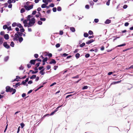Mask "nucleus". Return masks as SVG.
I'll list each match as a JSON object with an SVG mask.
<instances>
[{
  "label": "nucleus",
  "instance_id": "obj_54",
  "mask_svg": "<svg viewBox=\"0 0 133 133\" xmlns=\"http://www.w3.org/2000/svg\"><path fill=\"white\" fill-rule=\"evenodd\" d=\"M56 112V111H54L53 112H52L50 114V115H52L54 114V113Z\"/></svg>",
  "mask_w": 133,
  "mask_h": 133
},
{
  "label": "nucleus",
  "instance_id": "obj_36",
  "mask_svg": "<svg viewBox=\"0 0 133 133\" xmlns=\"http://www.w3.org/2000/svg\"><path fill=\"white\" fill-rule=\"evenodd\" d=\"M90 54H86L85 55V57L86 58H87L89 57L90 56Z\"/></svg>",
  "mask_w": 133,
  "mask_h": 133
},
{
  "label": "nucleus",
  "instance_id": "obj_37",
  "mask_svg": "<svg viewBox=\"0 0 133 133\" xmlns=\"http://www.w3.org/2000/svg\"><path fill=\"white\" fill-rule=\"evenodd\" d=\"M24 29L23 28H22V29H21L20 30V31H21V32H24Z\"/></svg>",
  "mask_w": 133,
  "mask_h": 133
},
{
  "label": "nucleus",
  "instance_id": "obj_12",
  "mask_svg": "<svg viewBox=\"0 0 133 133\" xmlns=\"http://www.w3.org/2000/svg\"><path fill=\"white\" fill-rule=\"evenodd\" d=\"M23 40V38L22 37H19L18 38V41L20 43Z\"/></svg>",
  "mask_w": 133,
  "mask_h": 133
},
{
  "label": "nucleus",
  "instance_id": "obj_6",
  "mask_svg": "<svg viewBox=\"0 0 133 133\" xmlns=\"http://www.w3.org/2000/svg\"><path fill=\"white\" fill-rule=\"evenodd\" d=\"M49 63L50 64H55L56 63V62L55 59H52L51 60V61Z\"/></svg>",
  "mask_w": 133,
  "mask_h": 133
},
{
  "label": "nucleus",
  "instance_id": "obj_24",
  "mask_svg": "<svg viewBox=\"0 0 133 133\" xmlns=\"http://www.w3.org/2000/svg\"><path fill=\"white\" fill-rule=\"evenodd\" d=\"M25 11V9L24 8H22L21 10V13H23Z\"/></svg>",
  "mask_w": 133,
  "mask_h": 133
},
{
  "label": "nucleus",
  "instance_id": "obj_7",
  "mask_svg": "<svg viewBox=\"0 0 133 133\" xmlns=\"http://www.w3.org/2000/svg\"><path fill=\"white\" fill-rule=\"evenodd\" d=\"M36 61L35 59H32L30 60V63L31 64L34 65Z\"/></svg>",
  "mask_w": 133,
  "mask_h": 133
},
{
  "label": "nucleus",
  "instance_id": "obj_33",
  "mask_svg": "<svg viewBox=\"0 0 133 133\" xmlns=\"http://www.w3.org/2000/svg\"><path fill=\"white\" fill-rule=\"evenodd\" d=\"M34 56L36 58H37L38 57V55L37 54H34Z\"/></svg>",
  "mask_w": 133,
  "mask_h": 133
},
{
  "label": "nucleus",
  "instance_id": "obj_28",
  "mask_svg": "<svg viewBox=\"0 0 133 133\" xmlns=\"http://www.w3.org/2000/svg\"><path fill=\"white\" fill-rule=\"evenodd\" d=\"M17 24L16 23L14 22L12 23V26L13 27H15L16 25L17 26Z\"/></svg>",
  "mask_w": 133,
  "mask_h": 133
},
{
  "label": "nucleus",
  "instance_id": "obj_26",
  "mask_svg": "<svg viewBox=\"0 0 133 133\" xmlns=\"http://www.w3.org/2000/svg\"><path fill=\"white\" fill-rule=\"evenodd\" d=\"M8 26L7 25H5L3 26V28L4 29H7Z\"/></svg>",
  "mask_w": 133,
  "mask_h": 133
},
{
  "label": "nucleus",
  "instance_id": "obj_11",
  "mask_svg": "<svg viewBox=\"0 0 133 133\" xmlns=\"http://www.w3.org/2000/svg\"><path fill=\"white\" fill-rule=\"evenodd\" d=\"M4 38L6 40L8 39H9V36L8 35V34H5L4 35Z\"/></svg>",
  "mask_w": 133,
  "mask_h": 133
},
{
  "label": "nucleus",
  "instance_id": "obj_31",
  "mask_svg": "<svg viewBox=\"0 0 133 133\" xmlns=\"http://www.w3.org/2000/svg\"><path fill=\"white\" fill-rule=\"evenodd\" d=\"M38 24L40 25H42V22L41 21H38Z\"/></svg>",
  "mask_w": 133,
  "mask_h": 133
},
{
  "label": "nucleus",
  "instance_id": "obj_47",
  "mask_svg": "<svg viewBox=\"0 0 133 133\" xmlns=\"http://www.w3.org/2000/svg\"><path fill=\"white\" fill-rule=\"evenodd\" d=\"M94 21L96 23H98L99 21V20L98 19H94Z\"/></svg>",
  "mask_w": 133,
  "mask_h": 133
},
{
  "label": "nucleus",
  "instance_id": "obj_25",
  "mask_svg": "<svg viewBox=\"0 0 133 133\" xmlns=\"http://www.w3.org/2000/svg\"><path fill=\"white\" fill-rule=\"evenodd\" d=\"M126 45V44L125 43H124L122 44L119 45L117 46V47H121L122 46H124Z\"/></svg>",
  "mask_w": 133,
  "mask_h": 133
},
{
  "label": "nucleus",
  "instance_id": "obj_43",
  "mask_svg": "<svg viewBox=\"0 0 133 133\" xmlns=\"http://www.w3.org/2000/svg\"><path fill=\"white\" fill-rule=\"evenodd\" d=\"M47 70H48L51 68V66L50 65H48L46 66Z\"/></svg>",
  "mask_w": 133,
  "mask_h": 133
},
{
  "label": "nucleus",
  "instance_id": "obj_30",
  "mask_svg": "<svg viewBox=\"0 0 133 133\" xmlns=\"http://www.w3.org/2000/svg\"><path fill=\"white\" fill-rule=\"evenodd\" d=\"M52 10L54 12H56L57 10L56 8L54 7L52 9Z\"/></svg>",
  "mask_w": 133,
  "mask_h": 133
},
{
  "label": "nucleus",
  "instance_id": "obj_55",
  "mask_svg": "<svg viewBox=\"0 0 133 133\" xmlns=\"http://www.w3.org/2000/svg\"><path fill=\"white\" fill-rule=\"evenodd\" d=\"M44 68V66H42L39 67L38 68V69L39 70H41L43 69Z\"/></svg>",
  "mask_w": 133,
  "mask_h": 133
},
{
  "label": "nucleus",
  "instance_id": "obj_38",
  "mask_svg": "<svg viewBox=\"0 0 133 133\" xmlns=\"http://www.w3.org/2000/svg\"><path fill=\"white\" fill-rule=\"evenodd\" d=\"M31 16L30 15H29L28 16V18H27V20L28 21H30V18L31 17Z\"/></svg>",
  "mask_w": 133,
  "mask_h": 133
},
{
  "label": "nucleus",
  "instance_id": "obj_2",
  "mask_svg": "<svg viewBox=\"0 0 133 133\" xmlns=\"http://www.w3.org/2000/svg\"><path fill=\"white\" fill-rule=\"evenodd\" d=\"M35 22V20L34 18H31V19L29 21V25L28 26V27H29L31 26L34 25Z\"/></svg>",
  "mask_w": 133,
  "mask_h": 133
},
{
  "label": "nucleus",
  "instance_id": "obj_21",
  "mask_svg": "<svg viewBox=\"0 0 133 133\" xmlns=\"http://www.w3.org/2000/svg\"><path fill=\"white\" fill-rule=\"evenodd\" d=\"M47 60H48L47 57H46L45 58H44L42 60V62H46L47 61Z\"/></svg>",
  "mask_w": 133,
  "mask_h": 133
},
{
  "label": "nucleus",
  "instance_id": "obj_64",
  "mask_svg": "<svg viewBox=\"0 0 133 133\" xmlns=\"http://www.w3.org/2000/svg\"><path fill=\"white\" fill-rule=\"evenodd\" d=\"M127 69H133V65H131L130 67L129 68Z\"/></svg>",
  "mask_w": 133,
  "mask_h": 133
},
{
  "label": "nucleus",
  "instance_id": "obj_15",
  "mask_svg": "<svg viewBox=\"0 0 133 133\" xmlns=\"http://www.w3.org/2000/svg\"><path fill=\"white\" fill-rule=\"evenodd\" d=\"M36 75H33L30 78V79H33L34 78H35L36 77Z\"/></svg>",
  "mask_w": 133,
  "mask_h": 133
},
{
  "label": "nucleus",
  "instance_id": "obj_57",
  "mask_svg": "<svg viewBox=\"0 0 133 133\" xmlns=\"http://www.w3.org/2000/svg\"><path fill=\"white\" fill-rule=\"evenodd\" d=\"M11 29V26H10L7 28V30L8 31H10Z\"/></svg>",
  "mask_w": 133,
  "mask_h": 133
},
{
  "label": "nucleus",
  "instance_id": "obj_35",
  "mask_svg": "<svg viewBox=\"0 0 133 133\" xmlns=\"http://www.w3.org/2000/svg\"><path fill=\"white\" fill-rule=\"evenodd\" d=\"M110 0H108V1L107 2L106 4L107 5L109 6L110 4Z\"/></svg>",
  "mask_w": 133,
  "mask_h": 133
},
{
  "label": "nucleus",
  "instance_id": "obj_48",
  "mask_svg": "<svg viewBox=\"0 0 133 133\" xmlns=\"http://www.w3.org/2000/svg\"><path fill=\"white\" fill-rule=\"evenodd\" d=\"M27 67L28 68H30V67H31V64H27Z\"/></svg>",
  "mask_w": 133,
  "mask_h": 133
},
{
  "label": "nucleus",
  "instance_id": "obj_58",
  "mask_svg": "<svg viewBox=\"0 0 133 133\" xmlns=\"http://www.w3.org/2000/svg\"><path fill=\"white\" fill-rule=\"evenodd\" d=\"M12 4H10L8 6V7L9 8H11L12 7Z\"/></svg>",
  "mask_w": 133,
  "mask_h": 133
},
{
  "label": "nucleus",
  "instance_id": "obj_60",
  "mask_svg": "<svg viewBox=\"0 0 133 133\" xmlns=\"http://www.w3.org/2000/svg\"><path fill=\"white\" fill-rule=\"evenodd\" d=\"M63 32L62 31H59V34L61 35H62L63 34Z\"/></svg>",
  "mask_w": 133,
  "mask_h": 133
},
{
  "label": "nucleus",
  "instance_id": "obj_4",
  "mask_svg": "<svg viewBox=\"0 0 133 133\" xmlns=\"http://www.w3.org/2000/svg\"><path fill=\"white\" fill-rule=\"evenodd\" d=\"M14 36L15 37L13 38V39L14 41H18V38H19V36L18 34H17V33L15 34Z\"/></svg>",
  "mask_w": 133,
  "mask_h": 133
},
{
  "label": "nucleus",
  "instance_id": "obj_8",
  "mask_svg": "<svg viewBox=\"0 0 133 133\" xmlns=\"http://www.w3.org/2000/svg\"><path fill=\"white\" fill-rule=\"evenodd\" d=\"M45 70V69H43L41 70L39 72V73L41 74L42 75H43L45 73V72H44V71Z\"/></svg>",
  "mask_w": 133,
  "mask_h": 133
},
{
  "label": "nucleus",
  "instance_id": "obj_50",
  "mask_svg": "<svg viewBox=\"0 0 133 133\" xmlns=\"http://www.w3.org/2000/svg\"><path fill=\"white\" fill-rule=\"evenodd\" d=\"M79 78V75H77L76 76L73 77H72V78Z\"/></svg>",
  "mask_w": 133,
  "mask_h": 133
},
{
  "label": "nucleus",
  "instance_id": "obj_34",
  "mask_svg": "<svg viewBox=\"0 0 133 133\" xmlns=\"http://www.w3.org/2000/svg\"><path fill=\"white\" fill-rule=\"evenodd\" d=\"M46 18H40V20L41 21H45L46 20Z\"/></svg>",
  "mask_w": 133,
  "mask_h": 133
},
{
  "label": "nucleus",
  "instance_id": "obj_3",
  "mask_svg": "<svg viewBox=\"0 0 133 133\" xmlns=\"http://www.w3.org/2000/svg\"><path fill=\"white\" fill-rule=\"evenodd\" d=\"M33 4H31L29 6L25 5L24 6V7L26 10H29L33 8Z\"/></svg>",
  "mask_w": 133,
  "mask_h": 133
},
{
  "label": "nucleus",
  "instance_id": "obj_1",
  "mask_svg": "<svg viewBox=\"0 0 133 133\" xmlns=\"http://www.w3.org/2000/svg\"><path fill=\"white\" fill-rule=\"evenodd\" d=\"M5 91L7 92H13L12 93V94H14L16 92V90L15 89H13L12 88H11L9 86H6L5 88Z\"/></svg>",
  "mask_w": 133,
  "mask_h": 133
},
{
  "label": "nucleus",
  "instance_id": "obj_5",
  "mask_svg": "<svg viewBox=\"0 0 133 133\" xmlns=\"http://www.w3.org/2000/svg\"><path fill=\"white\" fill-rule=\"evenodd\" d=\"M3 45L7 49H9L10 48V46L7 44L6 42H4L3 43Z\"/></svg>",
  "mask_w": 133,
  "mask_h": 133
},
{
  "label": "nucleus",
  "instance_id": "obj_52",
  "mask_svg": "<svg viewBox=\"0 0 133 133\" xmlns=\"http://www.w3.org/2000/svg\"><path fill=\"white\" fill-rule=\"evenodd\" d=\"M129 24V23L128 22H126L124 24V25L125 26H128Z\"/></svg>",
  "mask_w": 133,
  "mask_h": 133
},
{
  "label": "nucleus",
  "instance_id": "obj_20",
  "mask_svg": "<svg viewBox=\"0 0 133 133\" xmlns=\"http://www.w3.org/2000/svg\"><path fill=\"white\" fill-rule=\"evenodd\" d=\"M46 4H43L42 5L41 7L42 8H46Z\"/></svg>",
  "mask_w": 133,
  "mask_h": 133
},
{
  "label": "nucleus",
  "instance_id": "obj_44",
  "mask_svg": "<svg viewBox=\"0 0 133 133\" xmlns=\"http://www.w3.org/2000/svg\"><path fill=\"white\" fill-rule=\"evenodd\" d=\"M20 85H21V84H20L19 82L17 83L15 85L16 87H17L18 86Z\"/></svg>",
  "mask_w": 133,
  "mask_h": 133
},
{
  "label": "nucleus",
  "instance_id": "obj_9",
  "mask_svg": "<svg viewBox=\"0 0 133 133\" xmlns=\"http://www.w3.org/2000/svg\"><path fill=\"white\" fill-rule=\"evenodd\" d=\"M94 41V40L93 39H91L89 41H88L86 42V43L88 44H89Z\"/></svg>",
  "mask_w": 133,
  "mask_h": 133
},
{
  "label": "nucleus",
  "instance_id": "obj_62",
  "mask_svg": "<svg viewBox=\"0 0 133 133\" xmlns=\"http://www.w3.org/2000/svg\"><path fill=\"white\" fill-rule=\"evenodd\" d=\"M68 55V54H66V53H64L63 54L62 56H63L64 57H66Z\"/></svg>",
  "mask_w": 133,
  "mask_h": 133
},
{
  "label": "nucleus",
  "instance_id": "obj_29",
  "mask_svg": "<svg viewBox=\"0 0 133 133\" xmlns=\"http://www.w3.org/2000/svg\"><path fill=\"white\" fill-rule=\"evenodd\" d=\"M21 128H23L25 124L23 123H22L21 124Z\"/></svg>",
  "mask_w": 133,
  "mask_h": 133
},
{
  "label": "nucleus",
  "instance_id": "obj_39",
  "mask_svg": "<svg viewBox=\"0 0 133 133\" xmlns=\"http://www.w3.org/2000/svg\"><path fill=\"white\" fill-rule=\"evenodd\" d=\"M78 51L79 49H76L74 51V53H76Z\"/></svg>",
  "mask_w": 133,
  "mask_h": 133
},
{
  "label": "nucleus",
  "instance_id": "obj_22",
  "mask_svg": "<svg viewBox=\"0 0 133 133\" xmlns=\"http://www.w3.org/2000/svg\"><path fill=\"white\" fill-rule=\"evenodd\" d=\"M10 46L12 47H13L14 46V43L13 42H11L10 44Z\"/></svg>",
  "mask_w": 133,
  "mask_h": 133
},
{
  "label": "nucleus",
  "instance_id": "obj_46",
  "mask_svg": "<svg viewBox=\"0 0 133 133\" xmlns=\"http://www.w3.org/2000/svg\"><path fill=\"white\" fill-rule=\"evenodd\" d=\"M3 41L2 38H0V44H1L3 43Z\"/></svg>",
  "mask_w": 133,
  "mask_h": 133
},
{
  "label": "nucleus",
  "instance_id": "obj_18",
  "mask_svg": "<svg viewBox=\"0 0 133 133\" xmlns=\"http://www.w3.org/2000/svg\"><path fill=\"white\" fill-rule=\"evenodd\" d=\"M57 10L58 11H61L62 10L61 8L59 6H58L57 8Z\"/></svg>",
  "mask_w": 133,
  "mask_h": 133
},
{
  "label": "nucleus",
  "instance_id": "obj_17",
  "mask_svg": "<svg viewBox=\"0 0 133 133\" xmlns=\"http://www.w3.org/2000/svg\"><path fill=\"white\" fill-rule=\"evenodd\" d=\"M17 26L20 28H23V26H22L21 24L19 23L17 25Z\"/></svg>",
  "mask_w": 133,
  "mask_h": 133
},
{
  "label": "nucleus",
  "instance_id": "obj_59",
  "mask_svg": "<svg viewBox=\"0 0 133 133\" xmlns=\"http://www.w3.org/2000/svg\"><path fill=\"white\" fill-rule=\"evenodd\" d=\"M36 61H37L41 62L42 60L41 59H39V58H37L36 59H35Z\"/></svg>",
  "mask_w": 133,
  "mask_h": 133
},
{
  "label": "nucleus",
  "instance_id": "obj_42",
  "mask_svg": "<svg viewBox=\"0 0 133 133\" xmlns=\"http://www.w3.org/2000/svg\"><path fill=\"white\" fill-rule=\"evenodd\" d=\"M88 88V87L87 86H85L82 88V89L84 90L87 89Z\"/></svg>",
  "mask_w": 133,
  "mask_h": 133
},
{
  "label": "nucleus",
  "instance_id": "obj_41",
  "mask_svg": "<svg viewBox=\"0 0 133 133\" xmlns=\"http://www.w3.org/2000/svg\"><path fill=\"white\" fill-rule=\"evenodd\" d=\"M56 47L57 48H58L60 47V44L59 43H57L56 44V45H55Z\"/></svg>",
  "mask_w": 133,
  "mask_h": 133
},
{
  "label": "nucleus",
  "instance_id": "obj_51",
  "mask_svg": "<svg viewBox=\"0 0 133 133\" xmlns=\"http://www.w3.org/2000/svg\"><path fill=\"white\" fill-rule=\"evenodd\" d=\"M62 105H61L60 106H59L56 109V110H55V111H56V112L57 111H58V109L60 108V107H61V106H62Z\"/></svg>",
  "mask_w": 133,
  "mask_h": 133
},
{
  "label": "nucleus",
  "instance_id": "obj_16",
  "mask_svg": "<svg viewBox=\"0 0 133 133\" xmlns=\"http://www.w3.org/2000/svg\"><path fill=\"white\" fill-rule=\"evenodd\" d=\"M70 30L72 32H74L75 31V28L74 27L70 28Z\"/></svg>",
  "mask_w": 133,
  "mask_h": 133
},
{
  "label": "nucleus",
  "instance_id": "obj_13",
  "mask_svg": "<svg viewBox=\"0 0 133 133\" xmlns=\"http://www.w3.org/2000/svg\"><path fill=\"white\" fill-rule=\"evenodd\" d=\"M80 55L78 53H77L75 55V57L77 59H78L80 57Z\"/></svg>",
  "mask_w": 133,
  "mask_h": 133
},
{
  "label": "nucleus",
  "instance_id": "obj_61",
  "mask_svg": "<svg viewBox=\"0 0 133 133\" xmlns=\"http://www.w3.org/2000/svg\"><path fill=\"white\" fill-rule=\"evenodd\" d=\"M32 83V80H30L28 82V84H31Z\"/></svg>",
  "mask_w": 133,
  "mask_h": 133
},
{
  "label": "nucleus",
  "instance_id": "obj_32",
  "mask_svg": "<svg viewBox=\"0 0 133 133\" xmlns=\"http://www.w3.org/2000/svg\"><path fill=\"white\" fill-rule=\"evenodd\" d=\"M88 33L89 35H91L93 34V32L92 31L89 30L88 32Z\"/></svg>",
  "mask_w": 133,
  "mask_h": 133
},
{
  "label": "nucleus",
  "instance_id": "obj_49",
  "mask_svg": "<svg viewBox=\"0 0 133 133\" xmlns=\"http://www.w3.org/2000/svg\"><path fill=\"white\" fill-rule=\"evenodd\" d=\"M54 6V4L53 3H51L49 5V6L50 7H53Z\"/></svg>",
  "mask_w": 133,
  "mask_h": 133
},
{
  "label": "nucleus",
  "instance_id": "obj_63",
  "mask_svg": "<svg viewBox=\"0 0 133 133\" xmlns=\"http://www.w3.org/2000/svg\"><path fill=\"white\" fill-rule=\"evenodd\" d=\"M26 96V95L25 93H24L22 95V97H25Z\"/></svg>",
  "mask_w": 133,
  "mask_h": 133
},
{
  "label": "nucleus",
  "instance_id": "obj_27",
  "mask_svg": "<svg viewBox=\"0 0 133 133\" xmlns=\"http://www.w3.org/2000/svg\"><path fill=\"white\" fill-rule=\"evenodd\" d=\"M9 57L8 56H6L4 58V61H6L9 59Z\"/></svg>",
  "mask_w": 133,
  "mask_h": 133
},
{
  "label": "nucleus",
  "instance_id": "obj_40",
  "mask_svg": "<svg viewBox=\"0 0 133 133\" xmlns=\"http://www.w3.org/2000/svg\"><path fill=\"white\" fill-rule=\"evenodd\" d=\"M26 84V82L25 81H22V82L21 84V85L23 84L24 85H25Z\"/></svg>",
  "mask_w": 133,
  "mask_h": 133
},
{
  "label": "nucleus",
  "instance_id": "obj_53",
  "mask_svg": "<svg viewBox=\"0 0 133 133\" xmlns=\"http://www.w3.org/2000/svg\"><path fill=\"white\" fill-rule=\"evenodd\" d=\"M36 11L35 10L33 11L32 13V15H34L36 14Z\"/></svg>",
  "mask_w": 133,
  "mask_h": 133
},
{
  "label": "nucleus",
  "instance_id": "obj_14",
  "mask_svg": "<svg viewBox=\"0 0 133 133\" xmlns=\"http://www.w3.org/2000/svg\"><path fill=\"white\" fill-rule=\"evenodd\" d=\"M17 33L18 35L19 36L21 37L22 36V35L23 34L22 33V32H17Z\"/></svg>",
  "mask_w": 133,
  "mask_h": 133
},
{
  "label": "nucleus",
  "instance_id": "obj_10",
  "mask_svg": "<svg viewBox=\"0 0 133 133\" xmlns=\"http://www.w3.org/2000/svg\"><path fill=\"white\" fill-rule=\"evenodd\" d=\"M111 21L109 19H107L105 22V23L106 24H109L111 23Z\"/></svg>",
  "mask_w": 133,
  "mask_h": 133
},
{
  "label": "nucleus",
  "instance_id": "obj_19",
  "mask_svg": "<svg viewBox=\"0 0 133 133\" xmlns=\"http://www.w3.org/2000/svg\"><path fill=\"white\" fill-rule=\"evenodd\" d=\"M88 36V34L87 33H85L84 34V36L85 37H87Z\"/></svg>",
  "mask_w": 133,
  "mask_h": 133
},
{
  "label": "nucleus",
  "instance_id": "obj_45",
  "mask_svg": "<svg viewBox=\"0 0 133 133\" xmlns=\"http://www.w3.org/2000/svg\"><path fill=\"white\" fill-rule=\"evenodd\" d=\"M40 64V62H38L36 64V67H38L39 66Z\"/></svg>",
  "mask_w": 133,
  "mask_h": 133
},
{
  "label": "nucleus",
  "instance_id": "obj_56",
  "mask_svg": "<svg viewBox=\"0 0 133 133\" xmlns=\"http://www.w3.org/2000/svg\"><path fill=\"white\" fill-rule=\"evenodd\" d=\"M38 72V71H32V74H36Z\"/></svg>",
  "mask_w": 133,
  "mask_h": 133
},
{
  "label": "nucleus",
  "instance_id": "obj_23",
  "mask_svg": "<svg viewBox=\"0 0 133 133\" xmlns=\"http://www.w3.org/2000/svg\"><path fill=\"white\" fill-rule=\"evenodd\" d=\"M85 45V44L84 43H83L82 44L80 45V46L82 48Z\"/></svg>",
  "mask_w": 133,
  "mask_h": 133
}]
</instances>
